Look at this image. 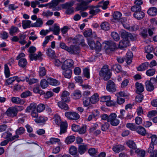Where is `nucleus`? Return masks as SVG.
I'll list each match as a JSON object with an SVG mask.
<instances>
[{"label":"nucleus","instance_id":"45","mask_svg":"<svg viewBox=\"0 0 157 157\" xmlns=\"http://www.w3.org/2000/svg\"><path fill=\"white\" fill-rule=\"evenodd\" d=\"M48 81L51 85L56 86L58 84V81L52 78H49L47 79Z\"/></svg>","mask_w":157,"mask_h":157},{"label":"nucleus","instance_id":"21","mask_svg":"<svg viewBox=\"0 0 157 157\" xmlns=\"http://www.w3.org/2000/svg\"><path fill=\"white\" fill-rule=\"evenodd\" d=\"M63 70V71L62 72V74L64 77L67 78H70L72 74V70L68 69Z\"/></svg>","mask_w":157,"mask_h":157},{"label":"nucleus","instance_id":"8","mask_svg":"<svg viewBox=\"0 0 157 157\" xmlns=\"http://www.w3.org/2000/svg\"><path fill=\"white\" fill-rule=\"evenodd\" d=\"M74 67V62L71 59H67L65 60L63 63L62 67V70H65L70 68H73Z\"/></svg>","mask_w":157,"mask_h":157},{"label":"nucleus","instance_id":"9","mask_svg":"<svg viewBox=\"0 0 157 157\" xmlns=\"http://www.w3.org/2000/svg\"><path fill=\"white\" fill-rule=\"evenodd\" d=\"M106 88L108 91L110 92H114L116 91V84L113 81L111 80L108 81Z\"/></svg>","mask_w":157,"mask_h":157},{"label":"nucleus","instance_id":"64","mask_svg":"<svg viewBox=\"0 0 157 157\" xmlns=\"http://www.w3.org/2000/svg\"><path fill=\"white\" fill-rule=\"evenodd\" d=\"M109 126V124L108 122H105L104 124L101 125V130L105 131L107 130Z\"/></svg>","mask_w":157,"mask_h":157},{"label":"nucleus","instance_id":"54","mask_svg":"<svg viewBox=\"0 0 157 157\" xmlns=\"http://www.w3.org/2000/svg\"><path fill=\"white\" fill-rule=\"evenodd\" d=\"M131 10L133 12H136L141 10V6H140L135 5L131 8Z\"/></svg>","mask_w":157,"mask_h":157},{"label":"nucleus","instance_id":"46","mask_svg":"<svg viewBox=\"0 0 157 157\" xmlns=\"http://www.w3.org/2000/svg\"><path fill=\"white\" fill-rule=\"evenodd\" d=\"M135 152L137 154L138 157H144L145 154V152L144 150L139 149H136Z\"/></svg>","mask_w":157,"mask_h":157},{"label":"nucleus","instance_id":"34","mask_svg":"<svg viewBox=\"0 0 157 157\" xmlns=\"http://www.w3.org/2000/svg\"><path fill=\"white\" fill-rule=\"evenodd\" d=\"M31 22L29 20H23L22 21V26L24 29L30 28Z\"/></svg>","mask_w":157,"mask_h":157},{"label":"nucleus","instance_id":"3","mask_svg":"<svg viewBox=\"0 0 157 157\" xmlns=\"http://www.w3.org/2000/svg\"><path fill=\"white\" fill-rule=\"evenodd\" d=\"M99 75L100 76L103 77L104 80H107L110 78L111 77L110 73L107 65H105L103 66L100 71Z\"/></svg>","mask_w":157,"mask_h":157},{"label":"nucleus","instance_id":"57","mask_svg":"<svg viewBox=\"0 0 157 157\" xmlns=\"http://www.w3.org/2000/svg\"><path fill=\"white\" fill-rule=\"evenodd\" d=\"M111 36L114 40L116 41L119 40L120 39L119 35L116 32H113L112 33Z\"/></svg>","mask_w":157,"mask_h":157},{"label":"nucleus","instance_id":"63","mask_svg":"<svg viewBox=\"0 0 157 157\" xmlns=\"http://www.w3.org/2000/svg\"><path fill=\"white\" fill-rule=\"evenodd\" d=\"M53 14V13L49 10H48L46 11L43 12L42 15L43 16L48 17L51 16Z\"/></svg>","mask_w":157,"mask_h":157},{"label":"nucleus","instance_id":"35","mask_svg":"<svg viewBox=\"0 0 157 157\" xmlns=\"http://www.w3.org/2000/svg\"><path fill=\"white\" fill-rule=\"evenodd\" d=\"M126 144L130 148L133 149H136V145L135 143L133 141L129 140L126 142Z\"/></svg>","mask_w":157,"mask_h":157},{"label":"nucleus","instance_id":"12","mask_svg":"<svg viewBox=\"0 0 157 157\" xmlns=\"http://www.w3.org/2000/svg\"><path fill=\"white\" fill-rule=\"evenodd\" d=\"M121 37L123 39H126L128 40H130L132 41H134L135 40V38L130 33L124 31L121 33Z\"/></svg>","mask_w":157,"mask_h":157},{"label":"nucleus","instance_id":"22","mask_svg":"<svg viewBox=\"0 0 157 157\" xmlns=\"http://www.w3.org/2000/svg\"><path fill=\"white\" fill-rule=\"evenodd\" d=\"M43 23L42 19L39 18L36 19V22L31 24V26L33 27H40L42 26Z\"/></svg>","mask_w":157,"mask_h":157},{"label":"nucleus","instance_id":"59","mask_svg":"<svg viewBox=\"0 0 157 157\" xmlns=\"http://www.w3.org/2000/svg\"><path fill=\"white\" fill-rule=\"evenodd\" d=\"M88 43L92 49H94L95 47V43L93 40L88 39Z\"/></svg>","mask_w":157,"mask_h":157},{"label":"nucleus","instance_id":"62","mask_svg":"<svg viewBox=\"0 0 157 157\" xmlns=\"http://www.w3.org/2000/svg\"><path fill=\"white\" fill-rule=\"evenodd\" d=\"M45 108V105L43 104H40L36 105V109L39 112H42Z\"/></svg>","mask_w":157,"mask_h":157},{"label":"nucleus","instance_id":"28","mask_svg":"<svg viewBox=\"0 0 157 157\" xmlns=\"http://www.w3.org/2000/svg\"><path fill=\"white\" fill-rule=\"evenodd\" d=\"M133 54L132 52H129L127 53L126 56V62L128 64H130L132 62Z\"/></svg>","mask_w":157,"mask_h":157},{"label":"nucleus","instance_id":"37","mask_svg":"<svg viewBox=\"0 0 157 157\" xmlns=\"http://www.w3.org/2000/svg\"><path fill=\"white\" fill-rule=\"evenodd\" d=\"M19 32V30L17 27L12 26L10 29L9 33L10 35L13 36L14 34L17 33Z\"/></svg>","mask_w":157,"mask_h":157},{"label":"nucleus","instance_id":"14","mask_svg":"<svg viewBox=\"0 0 157 157\" xmlns=\"http://www.w3.org/2000/svg\"><path fill=\"white\" fill-rule=\"evenodd\" d=\"M70 93L66 91H64L61 96L62 100L64 102H69L70 101V98L69 97Z\"/></svg>","mask_w":157,"mask_h":157},{"label":"nucleus","instance_id":"52","mask_svg":"<svg viewBox=\"0 0 157 157\" xmlns=\"http://www.w3.org/2000/svg\"><path fill=\"white\" fill-rule=\"evenodd\" d=\"M25 80L27 82H29V84L30 85L34 84L37 82L38 81V80L34 78L29 79L28 77H25Z\"/></svg>","mask_w":157,"mask_h":157},{"label":"nucleus","instance_id":"40","mask_svg":"<svg viewBox=\"0 0 157 157\" xmlns=\"http://www.w3.org/2000/svg\"><path fill=\"white\" fill-rule=\"evenodd\" d=\"M59 141V139L57 138H51L48 141L46 142V143L48 145L51 144H56Z\"/></svg>","mask_w":157,"mask_h":157},{"label":"nucleus","instance_id":"11","mask_svg":"<svg viewBox=\"0 0 157 157\" xmlns=\"http://www.w3.org/2000/svg\"><path fill=\"white\" fill-rule=\"evenodd\" d=\"M6 114L9 117H16L17 115V110L15 107H10L7 110Z\"/></svg>","mask_w":157,"mask_h":157},{"label":"nucleus","instance_id":"25","mask_svg":"<svg viewBox=\"0 0 157 157\" xmlns=\"http://www.w3.org/2000/svg\"><path fill=\"white\" fill-rule=\"evenodd\" d=\"M133 16L137 19H142L144 16V13L141 11V10L135 12L133 14Z\"/></svg>","mask_w":157,"mask_h":157},{"label":"nucleus","instance_id":"48","mask_svg":"<svg viewBox=\"0 0 157 157\" xmlns=\"http://www.w3.org/2000/svg\"><path fill=\"white\" fill-rule=\"evenodd\" d=\"M4 73L6 78H8L10 76V69L7 64H5L4 65Z\"/></svg>","mask_w":157,"mask_h":157},{"label":"nucleus","instance_id":"6","mask_svg":"<svg viewBox=\"0 0 157 157\" xmlns=\"http://www.w3.org/2000/svg\"><path fill=\"white\" fill-rule=\"evenodd\" d=\"M103 45L105 50H109L112 51H113L116 47V43L112 41L105 42L103 44Z\"/></svg>","mask_w":157,"mask_h":157},{"label":"nucleus","instance_id":"17","mask_svg":"<svg viewBox=\"0 0 157 157\" xmlns=\"http://www.w3.org/2000/svg\"><path fill=\"white\" fill-rule=\"evenodd\" d=\"M79 47L77 46L71 45L69 48L68 52L71 54H77L79 52Z\"/></svg>","mask_w":157,"mask_h":157},{"label":"nucleus","instance_id":"18","mask_svg":"<svg viewBox=\"0 0 157 157\" xmlns=\"http://www.w3.org/2000/svg\"><path fill=\"white\" fill-rule=\"evenodd\" d=\"M88 149L87 145L83 144L78 147V152L80 155L84 154Z\"/></svg>","mask_w":157,"mask_h":157},{"label":"nucleus","instance_id":"20","mask_svg":"<svg viewBox=\"0 0 157 157\" xmlns=\"http://www.w3.org/2000/svg\"><path fill=\"white\" fill-rule=\"evenodd\" d=\"M2 137L4 139H6L7 140H9L10 141H12L14 140H11L13 137L12 134L9 131L5 132L3 133L2 135Z\"/></svg>","mask_w":157,"mask_h":157},{"label":"nucleus","instance_id":"51","mask_svg":"<svg viewBox=\"0 0 157 157\" xmlns=\"http://www.w3.org/2000/svg\"><path fill=\"white\" fill-rule=\"evenodd\" d=\"M126 127L132 131H136L137 127L133 123H128L126 124Z\"/></svg>","mask_w":157,"mask_h":157},{"label":"nucleus","instance_id":"61","mask_svg":"<svg viewBox=\"0 0 157 157\" xmlns=\"http://www.w3.org/2000/svg\"><path fill=\"white\" fill-rule=\"evenodd\" d=\"M83 74L87 78H89V69L86 68H84L83 70Z\"/></svg>","mask_w":157,"mask_h":157},{"label":"nucleus","instance_id":"53","mask_svg":"<svg viewBox=\"0 0 157 157\" xmlns=\"http://www.w3.org/2000/svg\"><path fill=\"white\" fill-rule=\"evenodd\" d=\"M53 123L56 125H59V115L58 113H56L54 115V117L52 118Z\"/></svg>","mask_w":157,"mask_h":157},{"label":"nucleus","instance_id":"38","mask_svg":"<svg viewBox=\"0 0 157 157\" xmlns=\"http://www.w3.org/2000/svg\"><path fill=\"white\" fill-rule=\"evenodd\" d=\"M100 26L101 29L105 30H108L110 28L109 23L106 21L102 22L101 25Z\"/></svg>","mask_w":157,"mask_h":157},{"label":"nucleus","instance_id":"60","mask_svg":"<svg viewBox=\"0 0 157 157\" xmlns=\"http://www.w3.org/2000/svg\"><path fill=\"white\" fill-rule=\"evenodd\" d=\"M32 93L29 91H27L23 92L21 94V97L22 98H26L31 95Z\"/></svg>","mask_w":157,"mask_h":157},{"label":"nucleus","instance_id":"49","mask_svg":"<svg viewBox=\"0 0 157 157\" xmlns=\"http://www.w3.org/2000/svg\"><path fill=\"white\" fill-rule=\"evenodd\" d=\"M100 11V10L98 8H91L90 10L89 13L90 14L94 16L98 13Z\"/></svg>","mask_w":157,"mask_h":157},{"label":"nucleus","instance_id":"23","mask_svg":"<svg viewBox=\"0 0 157 157\" xmlns=\"http://www.w3.org/2000/svg\"><path fill=\"white\" fill-rule=\"evenodd\" d=\"M149 63L148 62H146L143 63L140 65L137 68V70L139 71H144L147 69L149 66Z\"/></svg>","mask_w":157,"mask_h":157},{"label":"nucleus","instance_id":"7","mask_svg":"<svg viewBox=\"0 0 157 157\" xmlns=\"http://www.w3.org/2000/svg\"><path fill=\"white\" fill-rule=\"evenodd\" d=\"M156 82L155 78H152L150 80L147 81L145 83V86L147 90L149 91H151L154 89V86L153 85V82Z\"/></svg>","mask_w":157,"mask_h":157},{"label":"nucleus","instance_id":"5","mask_svg":"<svg viewBox=\"0 0 157 157\" xmlns=\"http://www.w3.org/2000/svg\"><path fill=\"white\" fill-rule=\"evenodd\" d=\"M65 116L69 119L77 120L80 118V115L77 113L74 112H67L65 113Z\"/></svg>","mask_w":157,"mask_h":157},{"label":"nucleus","instance_id":"26","mask_svg":"<svg viewBox=\"0 0 157 157\" xmlns=\"http://www.w3.org/2000/svg\"><path fill=\"white\" fill-rule=\"evenodd\" d=\"M135 85L136 88V92L137 94H140L144 90V87L141 84L136 82Z\"/></svg>","mask_w":157,"mask_h":157},{"label":"nucleus","instance_id":"32","mask_svg":"<svg viewBox=\"0 0 157 157\" xmlns=\"http://www.w3.org/2000/svg\"><path fill=\"white\" fill-rule=\"evenodd\" d=\"M90 99V101L92 103H95L99 100L98 95L97 93H95Z\"/></svg>","mask_w":157,"mask_h":157},{"label":"nucleus","instance_id":"33","mask_svg":"<svg viewBox=\"0 0 157 157\" xmlns=\"http://www.w3.org/2000/svg\"><path fill=\"white\" fill-rule=\"evenodd\" d=\"M124 149V147L121 145H116L114 146L113 148V151L117 153L122 151Z\"/></svg>","mask_w":157,"mask_h":157},{"label":"nucleus","instance_id":"31","mask_svg":"<svg viewBox=\"0 0 157 157\" xmlns=\"http://www.w3.org/2000/svg\"><path fill=\"white\" fill-rule=\"evenodd\" d=\"M147 13L151 16H155L157 14V9L155 7L151 8L148 10Z\"/></svg>","mask_w":157,"mask_h":157},{"label":"nucleus","instance_id":"27","mask_svg":"<svg viewBox=\"0 0 157 157\" xmlns=\"http://www.w3.org/2000/svg\"><path fill=\"white\" fill-rule=\"evenodd\" d=\"M69 152L71 155H75L78 153V149L76 147L72 145L69 148Z\"/></svg>","mask_w":157,"mask_h":157},{"label":"nucleus","instance_id":"24","mask_svg":"<svg viewBox=\"0 0 157 157\" xmlns=\"http://www.w3.org/2000/svg\"><path fill=\"white\" fill-rule=\"evenodd\" d=\"M136 131L138 134L142 136H144L146 133L145 129L141 126L137 127Z\"/></svg>","mask_w":157,"mask_h":157},{"label":"nucleus","instance_id":"13","mask_svg":"<svg viewBox=\"0 0 157 157\" xmlns=\"http://www.w3.org/2000/svg\"><path fill=\"white\" fill-rule=\"evenodd\" d=\"M49 8H52L54 11L59 9V0H52L49 3Z\"/></svg>","mask_w":157,"mask_h":157},{"label":"nucleus","instance_id":"43","mask_svg":"<svg viewBox=\"0 0 157 157\" xmlns=\"http://www.w3.org/2000/svg\"><path fill=\"white\" fill-rule=\"evenodd\" d=\"M75 138L74 136L71 135L68 136L65 140V142L67 144H69L73 142L75 140Z\"/></svg>","mask_w":157,"mask_h":157},{"label":"nucleus","instance_id":"19","mask_svg":"<svg viewBox=\"0 0 157 157\" xmlns=\"http://www.w3.org/2000/svg\"><path fill=\"white\" fill-rule=\"evenodd\" d=\"M11 101L16 104H23L25 103V101L17 97H12L11 98Z\"/></svg>","mask_w":157,"mask_h":157},{"label":"nucleus","instance_id":"58","mask_svg":"<svg viewBox=\"0 0 157 157\" xmlns=\"http://www.w3.org/2000/svg\"><path fill=\"white\" fill-rule=\"evenodd\" d=\"M17 78V77L15 76L10 78L7 79L6 81V85L7 86L11 84Z\"/></svg>","mask_w":157,"mask_h":157},{"label":"nucleus","instance_id":"15","mask_svg":"<svg viewBox=\"0 0 157 157\" xmlns=\"http://www.w3.org/2000/svg\"><path fill=\"white\" fill-rule=\"evenodd\" d=\"M129 40L126 39H123L122 40L120 41L118 47L120 49H123L129 46Z\"/></svg>","mask_w":157,"mask_h":157},{"label":"nucleus","instance_id":"1","mask_svg":"<svg viewBox=\"0 0 157 157\" xmlns=\"http://www.w3.org/2000/svg\"><path fill=\"white\" fill-rule=\"evenodd\" d=\"M25 112L29 113L31 112L32 117L33 118H37L38 116L39 112L36 109V104L34 102L31 103L26 108Z\"/></svg>","mask_w":157,"mask_h":157},{"label":"nucleus","instance_id":"2","mask_svg":"<svg viewBox=\"0 0 157 157\" xmlns=\"http://www.w3.org/2000/svg\"><path fill=\"white\" fill-rule=\"evenodd\" d=\"M74 2V1H71L70 2L66 3L64 4H59V9L60 8L67 9L65 11L67 14H70L73 13L74 11V8L71 7L73 5Z\"/></svg>","mask_w":157,"mask_h":157},{"label":"nucleus","instance_id":"42","mask_svg":"<svg viewBox=\"0 0 157 157\" xmlns=\"http://www.w3.org/2000/svg\"><path fill=\"white\" fill-rule=\"evenodd\" d=\"M46 54L48 56L52 59L56 57L55 54V52L50 48H49L47 49Z\"/></svg>","mask_w":157,"mask_h":157},{"label":"nucleus","instance_id":"56","mask_svg":"<svg viewBox=\"0 0 157 157\" xmlns=\"http://www.w3.org/2000/svg\"><path fill=\"white\" fill-rule=\"evenodd\" d=\"M83 101L84 106L87 107L90 104V99L86 97H83Z\"/></svg>","mask_w":157,"mask_h":157},{"label":"nucleus","instance_id":"50","mask_svg":"<svg viewBox=\"0 0 157 157\" xmlns=\"http://www.w3.org/2000/svg\"><path fill=\"white\" fill-rule=\"evenodd\" d=\"M48 80H46L45 79H42L40 83V85L41 87L43 89L46 88L48 86Z\"/></svg>","mask_w":157,"mask_h":157},{"label":"nucleus","instance_id":"39","mask_svg":"<svg viewBox=\"0 0 157 157\" xmlns=\"http://www.w3.org/2000/svg\"><path fill=\"white\" fill-rule=\"evenodd\" d=\"M46 117L40 116L38 118H36L34 120L37 123H44L47 120Z\"/></svg>","mask_w":157,"mask_h":157},{"label":"nucleus","instance_id":"41","mask_svg":"<svg viewBox=\"0 0 157 157\" xmlns=\"http://www.w3.org/2000/svg\"><path fill=\"white\" fill-rule=\"evenodd\" d=\"M18 63L19 66L24 68L27 65V62L25 58H22L19 60Z\"/></svg>","mask_w":157,"mask_h":157},{"label":"nucleus","instance_id":"36","mask_svg":"<svg viewBox=\"0 0 157 157\" xmlns=\"http://www.w3.org/2000/svg\"><path fill=\"white\" fill-rule=\"evenodd\" d=\"M121 22L125 28L129 30L130 26H129L128 22L127 21L125 18L123 17L122 19H121Z\"/></svg>","mask_w":157,"mask_h":157},{"label":"nucleus","instance_id":"10","mask_svg":"<svg viewBox=\"0 0 157 157\" xmlns=\"http://www.w3.org/2000/svg\"><path fill=\"white\" fill-rule=\"evenodd\" d=\"M25 131V128L23 127H20L18 128L16 131V135L13 136V137L11 139V140H17L19 137L18 135L24 133Z\"/></svg>","mask_w":157,"mask_h":157},{"label":"nucleus","instance_id":"30","mask_svg":"<svg viewBox=\"0 0 157 157\" xmlns=\"http://www.w3.org/2000/svg\"><path fill=\"white\" fill-rule=\"evenodd\" d=\"M72 96L74 99H78L82 96L81 93L79 90H75L73 93Z\"/></svg>","mask_w":157,"mask_h":157},{"label":"nucleus","instance_id":"55","mask_svg":"<svg viewBox=\"0 0 157 157\" xmlns=\"http://www.w3.org/2000/svg\"><path fill=\"white\" fill-rule=\"evenodd\" d=\"M110 96H105L101 97L100 100L101 102L106 103L109 101H110Z\"/></svg>","mask_w":157,"mask_h":157},{"label":"nucleus","instance_id":"16","mask_svg":"<svg viewBox=\"0 0 157 157\" xmlns=\"http://www.w3.org/2000/svg\"><path fill=\"white\" fill-rule=\"evenodd\" d=\"M67 123L66 121L62 122L60 124V131L59 134L65 133L67 132Z\"/></svg>","mask_w":157,"mask_h":157},{"label":"nucleus","instance_id":"29","mask_svg":"<svg viewBox=\"0 0 157 157\" xmlns=\"http://www.w3.org/2000/svg\"><path fill=\"white\" fill-rule=\"evenodd\" d=\"M122 16L121 13L119 12H116L114 13L113 14V18L116 20L121 22V18Z\"/></svg>","mask_w":157,"mask_h":157},{"label":"nucleus","instance_id":"4","mask_svg":"<svg viewBox=\"0 0 157 157\" xmlns=\"http://www.w3.org/2000/svg\"><path fill=\"white\" fill-rule=\"evenodd\" d=\"M117 116L116 113H113L109 115L108 122L113 126H116L118 125L120 123L118 119L117 118Z\"/></svg>","mask_w":157,"mask_h":157},{"label":"nucleus","instance_id":"47","mask_svg":"<svg viewBox=\"0 0 157 157\" xmlns=\"http://www.w3.org/2000/svg\"><path fill=\"white\" fill-rule=\"evenodd\" d=\"M111 69L113 71H116L118 73L120 72L121 69V67L120 65L119 64H115L113 65L111 67Z\"/></svg>","mask_w":157,"mask_h":157},{"label":"nucleus","instance_id":"44","mask_svg":"<svg viewBox=\"0 0 157 157\" xmlns=\"http://www.w3.org/2000/svg\"><path fill=\"white\" fill-rule=\"evenodd\" d=\"M50 30L53 31L55 35L59 34V26L56 24H54L52 28H50Z\"/></svg>","mask_w":157,"mask_h":157}]
</instances>
